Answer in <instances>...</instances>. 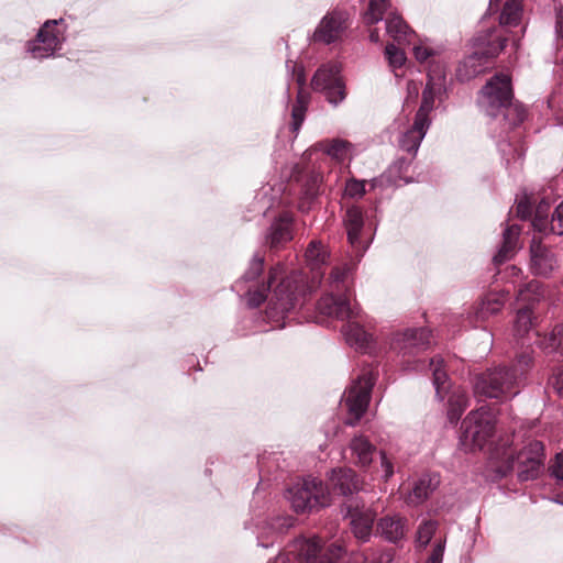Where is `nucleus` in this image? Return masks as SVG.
<instances>
[{
  "label": "nucleus",
  "instance_id": "f257e3e1",
  "mask_svg": "<svg viewBox=\"0 0 563 563\" xmlns=\"http://www.w3.org/2000/svg\"><path fill=\"white\" fill-rule=\"evenodd\" d=\"M247 305L258 307L268 300L266 318L274 323L273 328H285L290 322V316L303 305L301 289L296 278L287 276L282 264L273 266L266 282L247 287Z\"/></svg>",
  "mask_w": 563,
  "mask_h": 563
},
{
  "label": "nucleus",
  "instance_id": "f03ea898",
  "mask_svg": "<svg viewBox=\"0 0 563 563\" xmlns=\"http://www.w3.org/2000/svg\"><path fill=\"white\" fill-rule=\"evenodd\" d=\"M354 265L343 264L332 268L329 282L330 291L317 302L320 314L338 320H347L343 325L346 342L356 350L366 351L372 342V335L360 323L362 311L357 305L352 306L347 291V279Z\"/></svg>",
  "mask_w": 563,
  "mask_h": 563
},
{
  "label": "nucleus",
  "instance_id": "7ed1b4c3",
  "mask_svg": "<svg viewBox=\"0 0 563 563\" xmlns=\"http://www.w3.org/2000/svg\"><path fill=\"white\" fill-rule=\"evenodd\" d=\"M532 364L531 353L526 351L518 355L516 364L498 365L478 374L473 383L474 394L479 399H498L505 401L518 394L521 377Z\"/></svg>",
  "mask_w": 563,
  "mask_h": 563
},
{
  "label": "nucleus",
  "instance_id": "20e7f679",
  "mask_svg": "<svg viewBox=\"0 0 563 563\" xmlns=\"http://www.w3.org/2000/svg\"><path fill=\"white\" fill-rule=\"evenodd\" d=\"M514 92L511 79L506 74H496L481 90L478 103L489 117L503 114L510 128H515L526 119V110L517 103H512Z\"/></svg>",
  "mask_w": 563,
  "mask_h": 563
},
{
  "label": "nucleus",
  "instance_id": "39448f33",
  "mask_svg": "<svg viewBox=\"0 0 563 563\" xmlns=\"http://www.w3.org/2000/svg\"><path fill=\"white\" fill-rule=\"evenodd\" d=\"M432 383L435 397L440 401L448 400V417L451 422L457 421L468 405L465 390L460 386H453L444 371V360L437 355L430 360Z\"/></svg>",
  "mask_w": 563,
  "mask_h": 563
},
{
  "label": "nucleus",
  "instance_id": "423d86ee",
  "mask_svg": "<svg viewBox=\"0 0 563 563\" xmlns=\"http://www.w3.org/2000/svg\"><path fill=\"white\" fill-rule=\"evenodd\" d=\"M285 496L298 514L316 511L331 503V493L328 486L313 477L295 483L287 488Z\"/></svg>",
  "mask_w": 563,
  "mask_h": 563
},
{
  "label": "nucleus",
  "instance_id": "0eeeda50",
  "mask_svg": "<svg viewBox=\"0 0 563 563\" xmlns=\"http://www.w3.org/2000/svg\"><path fill=\"white\" fill-rule=\"evenodd\" d=\"M375 380L376 373L372 368H366L357 375L350 388L345 390L343 399L349 412L347 424L354 426L365 413Z\"/></svg>",
  "mask_w": 563,
  "mask_h": 563
},
{
  "label": "nucleus",
  "instance_id": "6e6552de",
  "mask_svg": "<svg viewBox=\"0 0 563 563\" xmlns=\"http://www.w3.org/2000/svg\"><path fill=\"white\" fill-rule=\"evenodd\" d=\"M341 548L332 547L323 552L316 541L299 539L291 548L267 563H336Z\"/></svg>",
  "mask_w": 563,
  "mask_h": 563
},
{
  "label": "nucleus",
  "instance_id": "1a4fd4ad",
  "mask_svg": "<svg viewBox=\"0 0 563 563\" xmlns=\"http://www.w3.org/2000/svg\"><path fill=\"white\" fill-rule=\"evenodd\" d=\"M322 175L314 169L296 164L290 174V190L298 198V208L306 212L320 195Z\"/></svg>",
  "mask_w": 563,
  "mask_h": 563
},
{
  "label": "nucleus",
  "instance_id": "9d476101",
  "mask_svg": "<svg viewBox=\"0 0 563 563\" xmlns=\"http://www.w3.org/2000/svg\"><path fill=\"white\" fill-rule=\"evenodd\" d=\"M340 512L344 519L350 520L351 531L360 542L365 543L369 541L373 534L376 512L366 506L362 497L345 499L340 506Z\"/></svg>",
  "mask_w": 563,
  "mask_h": 563
},
{
  "label": "nucleus",
  "instance_id": "9b49d317",
  "mask_svg": "<svg viewBox=\"0 0 563 563\" xmlns=\"http://www.w3.org/2000/svg\"><path fill=\"white\" fill-rule=\"evenodd\" d=\"M64 20H47L38 29L35 38L26 43V52L34 59H45L54 57L56 52L60 51L65 42L64 31L58 26Z\"/></svg>",
  "mask_w": 563,
  "mask_h": 563
},
{
  "label": "nucleus",
  "instance_id": "f8f14e48",
  "mask_svg": "<svg viewBox=\"0 0 563 563\" xmlns=\"http://www.w3.org/2000/svg\"><path fill=\"white\" fill-rule=\"evenodd\" d=\"M495 423L490 416L481 408L472 411L461 424V443L465 449L481 450L493 437Z\"/></svg>",
  "mask_w": 563,
  "mask_h": 563
},
{
  "label": "nucleus",
  "instance_id": "ddd939ff",
  "mask_svg": "<svg viewBox=\"0 0 563 563\" xmlns=\"http://www.w3.org/2000/svg\"><path fill=\"white\" fill-rule=\"evenodd\" d=\"M340 71L338 64L328 63L317 69L311 80L312 89L323 92L328 102L334 107L346 98L345 84Z\"/></svg>",
  "mask_w": 563,
  "mask_h": 563
},
{
  "label": "nucleus",
  "instance_id": "4468645a",
  "mask_svg": "<svg viewBox=\"0 0 563 563\" xmlns=\"http://www.w3.org/2000/svg\"><path fill=\"white\" fill-rule=\"evenodd\" d=\"M347 29V18L344 12L332 11L327 13L309 37L311 43L330 45L341 41Z\"/></svg>",
  "mask_w": 563,
  "mask_h": 563
},
{
  "label": "nucleus",
  "instance_id": "2eb2a0df",
  "mask_svg": "<svg viewBox=\"0 0 563 563\" xmlns=\"http://www.w3.org/2000/svg\"><path fill=\"white\" fill-rule=\"evenodd\" d=\"M430 345V331L424 328L410 329L396 334L391 349L402 356H413Z\"/></svg>",
  "mask_w": 563,
  "mask_h": 563
},
{
  "label": "nucleus",
  "instance_id": "dca6fc26",
  "mask_svg": "<svg viewBox=\"0 0 563 563\" xmlns=\"http://www.w3.org/2000/svg\"><path fill=\"white\" fill-rule=\"evenodd\" d=\"M558 267V260L553 251L532 240L530 246V268L537 276L549 277Z\"/></svg>",
  "mask_w": 563,
  "mask_h": 563
},
{
  "label": "nucleus",
  "instance_id": "f3484780",
  "mask_svg": "<svg viewBox=\"0 0 563 563\" xmlns=\"http://www.w3.org/2000/svg\"><path fill=\"white\" fill-rule=\"evenodd\" d=\"M343 224L346 230L349 243L356 253L362 255L367 246L361 239L364 228V216L361 208L354 205L347 207L343 216Z\"/></svg>",
  "mask_w": 563,
  "mask_h": 563
},
{
  "label": "nucleus",
  "instance_id": "a211bd4d",
  "mask_svg": "<svg viewBox=\"0 0 563 563\" xmlns=\"http://www.w3.org/2000/svg\"><path fill=\"white\" fill-rule=\"evenodd\" d=\"M329 483L333 493L344 496L345 499L361 497L357 493L361 490L362 482L351 468L332 470Z\"/></svg>",
  "mask_w": 563,
  "mask_h": 563
},
{
  "label": "nucleus",
  "instance_id": "6ab92c4d",
  "mask_svg": "<svg viewBox=\"0 0 563 563\" xmlns=\"http://www.w3.org/2000/svg\"><path fill=\"white\" fill-rule=\"evenodd\" d=\"M407 532L408 519L400 515H386L376 525V534L393 544H399L404 541Z\"/></svg>",
  "mask_w": 563,
  "mask_h": 563
},
{
  "label": "nucleus",
  "instance_id": "aec40b11",
  "mask_svg": "<svg viewBox=\"0 0 563 563\" xmlns=\"http://www.w3.org/2000/svg\"><path fill=\"white\" fill-rule=\"evenodd\" d=\"M440 477L437 474H423L413 484L411 490L406 496L405 501L409 506H418L424 503L429 496L438 488Z\"/></svg>",
  "mask_w": 563,
  "mask_h": 563
},
{
  "label": "nucleus",
  "instance_id": "412c9836",
  "mask_svg": "<svg viewBox=\"0 0 563 563\" xmlns=\"http://www.w3.org/2000/svg\"><path fill=\"white\" fill-rule=\"evenodd\" d=\"M534 343L547 354L563 362V323L555 324L549 333L536 332Z\"/></svg>",
  "mask_w": 563,
  "mask_h": 563
},
{
  "label": "nucleus",
  "instance_id": "4be33fe9",
  "mask_svg": "<svg viewBox=\"0 0 563 563\" xmlns=\"http://www.w3.org/2000/svg\"><path fill=\"white\" fill-rule=\"evenodd\" d=\"M271 247H278L292 239V217L280 214L269 227L265 236Z\"/></svg>",
  "mask_w": 563,
  "mask_h": 563
},
{
  "label": "nucleus",
  "instance_id": "5701e85b",
  "mask_svg": "<svg viewBox=\"0 0 563 563\" xmlns=\"http://www.w3.org/2000/svg\"><path fill=\"white\" fill-rule=\"evenodd\" d=\"M437 80H439L437 78ZM445 93V89L441 88L440 81H435V84L426 82V87L422 91L421 104L415 115V119L423 122L424 124H431V120L429 114L434 109V102L437 99L441 100L442 96Z\"/></svg>",
  "mask_w": 563,
  "mask_h": 563
},
{
  "label": "nucleus",
  "instance_id": "b1692460",
  "mask_svg": "<svg viewBox=\"0 0 563 563\" xmlns=\"http://www.w3.org/2000/svg\"><path fill=\"white\" fill-rule=\"evenodd\" d=\"M386 32L399 46L413 43L415 32L396 12L387 15Z\"/></svg>",
  "mask_w": 563,
  "mask_h": 563
},
{
  "label": "nucleus",
  "instance_id": "393cba45",
  "mask_svg": "<svg viewBox=\"0 0 563 563\" xmlns=\"http://www.w3.org/2000/svg\"><path fill=\"white\" fill-rule=\"evenodd\" d=\"M354 463L360 467H368L376 453L375 445L364 435H355L350 443Z\"/></svg>",
  "mask_w": 563,
  "mask_h": 563
},
{
  "label": "nucleus",
  "instance_id": "a878e982",
  "mask_svg": "<svg viewBox=\"0 0 563 563\" xmlns=\"http://www.w3.org/2000/svg\"><path fill=\"white\" fill-rule=\"evenodd\" d=\"M429 126V124H424L423 122L415 119L411 128H409L399 139L400 148L415 156Z\"/></svg>",
  "mask_w": 563,
  "mask_h": 563
},
{
  "label": "nucleus",
  "instance_id": "bb28decb",
  "mask_svg": "<svg viewBox=\"0 0 563 563\" xmlns=\"http://www.w3.org/2000/svg\"><path fill=\"white\" fill-rule=\"evenodd\" d=\"M353 144L343 139L323 140L314 144V150L321 151L336 162H343L353 151Z\"/></svg>",
  "mask_w": 563,
  "mask_h": 563
},
{
  "label": "nucleus",
  "instance_id": "cd10ccee",
  "mask_svg": "<svg viewBox=\"0 0 563 563\" xmlns=\"http://www.w3.org/2000/svg\"><path fill=\"white\" fill-rule=\"evenodd\" d=\"M520 234V227L517 224H512L506 228L503 233V243L494 256L495 264H501L515 254L518 247V238Z\"/></svg>",
  "mask_w": 563,
  "mask_h": 563
},
{
  "label": "nucleus",
  "instance_id": "c85d7f7f",
  "mask_svg": "<svg viewBox=\"0 0 563 563\" xmlns=\"http://www.w3.org/2000/svg\"><path fill=\"white\" fill-rule=\"evenodd\" d=\"M305 257L311 271L317 272L328 264L330 254L321 241L312 240L306 249Z\"/></svg>",
  "mask_w": 563,
  "mask_h": 563
},
{
  "label": "nucleus",
  "instance_id": "c756f323",
  "mask_svg": "<svg viewBox=\"0 0 563 563\" xmlns=\"http://www.w3.org/2000/svg\"><path fill=\"white\" fill-rule=\"evenodd\" d=\"M509 290L503 292H490L479 303L476 311L479 319H486L500 311L507 300Z\"/></svg>",
  "mask_w": 563,
  "mask_h": 563
},
{
  "label": "nucleus",
  "instance_id": "7c9ffc66",
  "mask_svg": "<svg viewBox=\"0 0 563 563\" xmlns=\"http://www.w3.org/2000/svg\"><path fill=\"white\" fill-rule=\"evenodd\" d=\"M499 151L507 168L517 170L521 168L525 150L521 146L514 147L510 143L503 141L499 143Z\"/></svg>",
  "mask_w": 563,
  "mask_h": 563
},
{
  "label": "nucleus",
  "instance_id": "2f4dec72",
  "mask_svg": "<svg viewBox=\"0 0 563 563\" xmlns=\"http://www.w3.org/2000/svg\"><path fill=\"white\" fill-rule=\"evenodd\" d=\"M544 298L543 286L538 280H531L527 284H523L518 289L517 300L521 302H526V306H531L534 302H539Z\"/></svg>",
  "mask_w": 563,
  "mask_h": 563
},
{
  "label": "nucleus",
  "instance_id": "473e14b6",
  "mask_svg": "<svg viewBox=\"0 0 563 563\" xmlns=\"http://www.w3.org/2000/svg\"><path fill=\"white\" fill-rule=\"evenodd\" d=\"M522 8L519 0H507L499 15V22L505 26H517L521 20Z\"/></svg>",
  "mask_w": 563,
  "mask_h": 563
},
{
  "label": "nucleus",
  "instance_id": "72a5a7b5",
  "mask_svg": "<svg viewBox=\"0 0 563 563\" xmlns=\"http://www.w3.org/2000/svg\"><path fill=\"white\" fill-rule=\"evenodd\" d=\"M532 324L533 314L531 307L523 306L522 308H519L514 324L515 335L518 338H525V335L529 334Z\"/></svg>",
  "mask_w": 563,
  "mask_h": 563
},
{
  "label": "nucleus",
  "instance_id": "f704fd0d",
  "mask_svg": "<svg viewBox=\"0 0 563 563\" xmlns=\"http://www.w3.org/2000/svg\"><path fill=\"white\" fill-rule=\"evenodd\" d=\"M517 461L522 462H538L539 465H543L544 461V445L541 441H530L518 454Z\"/></svg>",
  "mask_w": 563,
  "mask_h": 563
},
{
  "label": "nucleus",
  "instance_id": "c9c22d12",
  "mask_svg": "<svg viewBox=\"0 0 563 563\" xmlns=\"http://www.w3.org/2000/svg\"><path fill=\"white\" fill-rule=\"evenodd\" d=\"M438 530V522L435 520H423L416 532V548L423 550L428 547L433 536Z\"/></svg>",
  "mask_w": 563,
  "mask_h": 563
},
{
  "label": "nucleus",
  "instance_id": "e433bc0d",
  "mask_svg": "<svg viewBox=\"0 0 563 563\" xmlns=\"http://www.w3.org/2000/svg\"><path fill=\"white\" fill-rule=\"evenodd\" d=\"M390 7L389 0H371L365 21L367 24H376L384 19V14Z\"/></svg>",
  "mask_w": 563,
  "mask_h": 563
},
{
  "label": "nucleus",
  "instance_id": "4c0bfd02",
  "mask_svg": "<svg viewBox=\"0 0 563 563\" xmlns=\"http://www.w3.org/2000/svg\"><path fill=\"white\" fill-rule=\"evenodd\" d=\"M264 269V256L256 253L250 262V265L242 276V279L235 283V287L242 286L250 282H255L256 278L263 273Z\"/></svg>",
  "mask_w": 563,
  "mask_h": 563
},
{
  "label": "nucleus",
  "instance_id": "58836bf2",
  "mask_svg": "<svg viewBox=\"0 0 563 563\" xmlns=\"http://www.w3.org/2000/svg\"><path fill=\"white\" fill-rule=\"evenodd\" d=\"M517 464H518V468H517V476H518V479L520 482H528V481H532V479H536L541 470H542V466L543 465H539L538 462H522V461H517Z\"/></svg>",
  "mask_w": 563,
  "mask_h": 563
},
{
  "label": "nucleus",
  "instance_id": "ea45409f",
  "mask_svg": "<svg viewBox=\"0 0 563 563\" xmlns=\"http://www.w3.org/2000/svg\"><path fill=\"white\" fill-rule=\"evenodd\" d=\"M550 205L551 203L548 199L542 198L534 210V218L532 224L534 229L540 232H545L548 229V211Z\"/></svg>",
  "mask_w": 563,
  "mask_h": 563
},
{
  "label": "nucleus",
  "instance_id": "a19ab883",
  "mask_svg": "<svg viewBox=\"0 0 563 563\" xmlns=\"http://www.w3.org/2000/svg\"><path fill=\"white\" fill-rule=\"evenodd\" d=\"M385 56L388 60L389 66L394 70L400 68L407 59L405 52L399 46H396L394 43H389L386 45Z\"/></svg>",
  "mask_w": 563,
  "mask_h": 563
},
{
  "label": "nucleus",
  "instance_id": "79ce46f5",
  "mask_svg": "<svg viewBox=\"0 0 563 563\" xmlns=\"http://www.w3.org/2000/svg\"><path fill=\"white\" fill-rule=\"evenodd\" d=\"M549 474L559 486H563V453H556L549 462Z\"/></svg>",
  "mask_w": 563,
  "mask_h": 563
},
{
  "label": "nucleus",
  "instance_id": "37998d69",
  "mask_svg": "<svg viewBox=\"0 0 563 563\" xmlns=\"http://www.w3.org/2000/svg\"><path fill=\"white\" fill-rule=\"evenodd\" d=\"M437 78L439 79V81L441 84V88L445 89L446 76H445L444 66L441 65L440 63L432 62L429 67L428 74H427V82L435 84V81L438 82Z\"/></svg>",
  "mask_w": 563,
  "mask_h": 563
},
{
  "label": "nucleus",
  "instance_id": "c03bdc74",
  "mask_svg": "<svg viewBox=\"0 0 563 563\" xmlns=\"http://www.w3.org/2000/svg\"><path fill=\"white\" fill-rule=\"evenodd\" d=\"M548 227L552 233L563 235V200L553 211L551 221H548Z\"/></svg>",
  "mask_w": 563,
  "mask_h": 563
},
{
  "label": "nucleus",
  "instance_id": "a18cd8bd",
  "mask_svg": "<svg viewBox=\"0 0 563 563\" xmlns=\"http://www.w3.org/2000/svg\"><path fill=\"white\" fill-rule=\"evenodd\" d=\"M296 71H298L296 80H297L299 87L301 88L306 82L305 74H303V70L301 67H299L297 64H294L292 73L295 74ZM308 101H309V95L303 92L300 89L297 95L296 106H303L305 108H307Z\"/></svg>",
  "mask_w": 563,
  "mask_h": 563
},
{
  "label": "nucleus",
  "instance_id": "49530a36",
  "mask_svg": "<svg viewBox=\"0 0 563 563\" xmlns=\"http://www.w3.org/2000/svg\"><path fill=\"white\" fill-rule=\"evenodd\" d=\"M365 194V181L351 178L345 184V196L350 198H362Z\"/></svg>",
  "mask_w": 563,
  "mask_h": 563
},
{
  "label": "nucleus",
  "instance_id": "de8ad7c7",
  "mask_svg": "<svg viewBox=\"0 0 563 563\" xmlns=\"http://www.w3.org/2000/svg\"><path fill=\"white\" fill-rule=\"evenodd\" d=\"M445 550V539L435 541L432 551L424 563H442Z\"/></svg>",
  "mask_w": 563,
  "mask_h": 563
},
{
  "label": "nucleus",
  "instance_id": "09e8293b",
  "mask_svg": "<svg viewBox=\"0 0 563 563\" xmlns=\"http://www.w3.org/2000/svg\"><path fill=\"white\" fill-rule=\"evenodd\" d=\"M306 109L303 106H294L292 107V111H291V117H292V122H291V131L294 133H297L300 128H301V124L305 120V113H306Z\"/></svg>",
  "mask_w": 563,
  "mask_h": 563
},
{
  "label": "nucleus",
  "instance_id": "8fccbe9b",
  "mask_svg": "<svg viewBox=\"0 0 563 563\" xmlns=\"http://www.w3.org/2000/svg\"><path fill=\"white\" fill-rule=\"evenodd\" d=\"M548 385L563 398V368L560 367L559 371L549 378Z\"/></svg>",
  "mask_w": 563,
  "mask_h": 563
},
{
  "label": "nucleus",
  "instance_id": "3c124183",
  "mask_svg": "<svg viewBox=\"0 0 563 563\" xmlns=\"http://www.w3.org/2000/svg\"><path fill=\"white\" fill-rule=\"evenodd\" d=\"M413 55L418 62L423 63L434 55V51L424 45H415Z\"/></svg>",
  "mask_w": 563,
  "mask_h": 563
},
{
  "label": "nucleus",
  "instance_id": "603ef678",
  "mask_svg": "<svg viewBox=\"0 0 563 563\" xmlns=\"http://www.w3.org/2000/svg\"><path fill=\"white\" fill-rule=\"evenodd\" d=\"M516 213L522 220L529 218L532 214L531 203L528 199H521L516 207Z\"/></svg>",
  "mask_w": 563,
  "mask_h": 563
},
{
  "label": "nucleus",
  "instance_id": "864d4df0",
  "mask_svg": "<svg viewBox=\"0 0 563 563\" xmlns=\"http://www.w3.org/2000/svg\"><path fill=\"white\" fill-rule=\"evenodd\" d=\"M410 163L411 162L405 157H400L394 163L393 167L398 172L399 178L402 179L401 174L408 170ZM404 180L406 184H409L411 181V179L408 178H404Z\"/></svg>",
  "mask_w": 563,
  "mask_h": 563
},
{
  "label": "nucleus",
  "instance_id": "5fc2aeb1",
  "mask_svg": "<svg viewBox=\"0 0 563 563\" xmlns=\"http://www.w3.org/2000/svg\"><path fill=\"white\" fill-rule=\"evenodd\" d=\"M382 467L384 470L383 477L387 482L394 474L393 463L386 457L384 452H380Z\"/></svg>",
  "mask_w": 563,
  "mask_h": 563
},
{
  "label": "nucleus",
  "instance_id": "6e6d98bb",
  "mask_svg": "<svg viewBox=\"0 0 563 563\" xmlns=\"http://www.w3.org/2000/svg\"><path fill=\"white\" fill-rule=\"evenodd\" d=\"M555 30L559 38L563 41V7H561L556 12Z\"/></svg>",
  "mask_w": 563,
  "mask_h": 563
},
{
  "label": "nucleus",
  "instance_id": "4d7b16f0",
  "mask_svg": "<svg viewBox=\"0 0 563 563\" xmlns=\"http://www.w3.org/2000/svg\"><path fill=\"white\" fill-rule=\"evenodd\" d=\"M369 40L373 43H378L379 42V32H378L377 29L371 30V32H369Z\"/></svg>",
  "mask_w": 563,
  "mask_h": 563
},
{
  "label": "nucleus",
  "instance_id": "13d9d810",
  "mask_svg": "<svg viewBox=\"0 0 563 563\" xmlns=\"http://www.w3.org/2000/svg\"><path fill=\"white\" fill-rule=\"evenodd\" d=\"M408 92L418 95V86L416 82H413V81L408 82Z\"/></svg>",
  "mask_w": 563,
  "mask_h": 563
},
{
  "label": "nucleus",
  "instance_id": "bf43d9fd",
  "mask_svg": "<svg viewBox=\"0 0 563 563\" xmlns=\"http://www.w3.org/2000/svg\"><path fill=\"white\" fill-rule=\"evenodd\" d=\"M556 503L563 505V494L556 498Z\"/></svg>",
  "mask_w": 563,
  "mask_h": 563
},
{
  "label": "nucleus",
  "instance_id": "052dcab7",
  "mask_svg": "<svg viewBox=\"0 0 563 563\" xmlns=\"http://www.w3.org/2000/svg\"><path fill=\"white\" fill-rule=\"evenodd\" d=\"M472 62H473V58L471 57V58H468V59H466V60H465L464 65H465V66H467V65H468V64H471Z\"/></svg>",
  "mask_w": 563,
  "mask_h": 563
},
{
  "label": "nucleus",
  "instance_id": "680f3d73",
  "mask_svg": "<svg viewBox=\"0 0 563 563\" xmlns=\"http://www.w3.org/2000/svg\"><path fill=\"white\" fill-rule=\"evenodd\" d=\"M375 186H376V179H373V180L371 181V187H372V188H374Z\"/></svg>",
  "mask_w": 563,
  "mask_h": 563
},
{
  "label": "nucleus",
  "instance_id": "e2e57ef3",
  "mask_svg": "<svg viewBox=\"0 0 563 563\" xmlns=\"http://www.w3.org/2000/svg\"><path fill=\"white\" fill-rule=\"evenodd\" d=\"M258 545L264 547V548L268 547V544H265V543H262V542H258Z\"/></svg>",
  "mask_w": 563,
  "mask_h": 563
},
{
  "label": "nucleus",
  "instance_id": "0e129e2a",
  "mask_svg": "<svg viewBox=\"0 0 563 563\" xmlns=\"http://www.w3.org/2000/svg\"><path fill=\"white\" fill-rule=\"evenodd\" d=\"M290 63H291V62H290V60H288V62L286 63V66H287V67H289V66H290Z\"/></svg>",
  "mask_w": 563,
  "mask_h": 563
},
{
  "label": "nucleus",
  "instance_id": "69168bd1",
  "mask_svg": "<svg viewBox=\"0 0 563 563\" xmlns=\"http://www.w3.org/2000/svg\"><path fill=\"white\" fill-rule=\"evenodd\" d=\"M474 74H476V70H473L472 76H473ZM470 77H471V75H467V78H470Z\"/></svg>",
  "mask_w": 563,
  "mask_h": 563
}]
</instances>
